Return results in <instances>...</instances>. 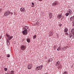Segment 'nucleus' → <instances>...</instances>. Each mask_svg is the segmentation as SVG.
<instances>
[{
    "label": "nucleus",
    "mask_w": 74,
    "mask_h": 74,
    "mask_svg": "<svg viewBox=\"0 0 74 74\" xmlns=\"http://www.w3.org/2000/svg\"><path fill=\"white\" fill-rule=\"evenodd\" d=\"M68 31H69V29L67 28V27H65L64 30V33H66V32H67Z\"/></svg>",
    "instance_id": "obj_6"
},
{
    "label": "nucleus",
    "mask_w": 74,
    "mask_h": 74,
    "mask_svg": "<svg viewBox=\"0 0 74 74\" xmlns=\"http://www.w3.org/2000/svg\"><path fill=\"white\" fill-rule=\"evenodd\" d=\"M6 36H7V37H8V38L10 36H9V35L7 34H6Z\"/></svg>",
    "instance_id": "obj_26"
},
{
    "label": "nucleus",
    "mask_w": 74,
    "mask_h": 74,
    "mask_svg": "<svg viewBox=\"0 0 74 74\" xmlns=\"http://www.w3.org/2000/svg\"><path fill=\"white\" fill-rule=\"evenodd\" d=\"M36 25H38V23H36Z\"/></svg>",
    "instance_id": "obj_43"
},
{
    "label": "nucleus",
    "mask_w": 74,
    "mask_h": 74,
    "mask_svg": "<svg viewBox=\"0 0 74 74\" xmlns=\"http://www.w3.org/2000/svg\"><path fill=\"white\" fill-rule=\"evenodd\" d=\"M2 38V36H0V40H1V38Z\"/></svg>",
    "instance_id": "obj_37"
},
{
    "label": "nucleus",
    "mask_w": 74,
    "mask_h": 74,
    "mask_svg": "<svg viewBox=\"0 0 74 74\" xmlns=\"http://www.w3.org/2000/svg\"><path fill=\"white\" fill-rule=\"evenodd\" d=\"M33 39H35L36 37H37V35H34V36H33Z\"/></svg>",
    "instance_id": "obj_20"
},
{
    "label": "nucleus",
    "mask_w": 74,
    "mask_h": 74,
    "mask_svg": "<svg viewBox=\"0 0 74 74\" xmlns=\"http://www.w3.org/2000/svg\"><path fill=\"white\" fill-rule=\"evenodd\" d=\"M62 49H63L62 48Z\"/></svg>",
    "instance_id": "obj_56"
},
{
    "label": "nucleus",
    "mask_w": 74,
    "mask_h": 74,
    "mask_svg": "<svg viewBox=\"0 0 74 74\" xmlns=\"http://www.w3.org/2000/svg\"><path fill=\"white\" fill-rule=\"evenodd\" d=\"M71 33H72V32H74V29H72L71 31Z\"/></svg>",
    "instance_id": "obj_29"
},
{
    "label": "nucleus",
    "mask_w": 74,
    "mask_h": 74,
    "mask_svg": "<svg viewBox=\"0 0 74 74\" xmlns=\"http://www.w3.org/2000/svg\"><path fill=\"white\" fill-rule=\"evenodd\" d=\"M32 5H34V3H32Z\"/></svg>",
    "instance_id": "obj_36"
},
{
    "label": "nucleus",
    "mask_w": 74,
    "mask_h": 74,
    "mask_svg": "<svg viewBox=\"0 0 74 74\" xmlns=\"http://www.w3.org/2000/svg\"><path fill=\"white\" fill-rule=\"evenodd\" d=\"M73 19L74 20V15L73 16Z\"/></svg>",
    "instance_id": "obj_44"
},
{
    "label": "nucleus",
    "mask_w": 74,
    "mask_h": 74,
    "mask_svg": "<svg viewBox=\"0 0 74 74\" xmlns=\"http://www.w3.org/2000/svg\"><path fill=\"white\" fill-rule=\"evenodd\" d=\"M43 67V65H41L40 66H37L36 68V71H38V70H41Z\"/></svg>",
    "instance_id": "obj_2"
},
{
    "label": "nucleus",
    "mask_w": 74,
    "mask_h": 74,
    "mask_svg": "<svg viewBox=\"0 0 74 74\" xmlns=\"http://www.w3.org/2000/svg\"><path fill=\"white\" fill-rule=\"evenodd\" d=\"M49 16H50V18L51 19V18H52V13H49Z\"/></svg>",
    "instance_id": "obj_11"
},
{
    "label": "nucleus",
    "mask_w": 74,
    "mask_h": 74,
    "mask_svg": "<svg viewBox=\"0 0 74 74\" xmlns=\"http://www.w3.org/2000/svg\"><path fill=\"white\" fill-rule=\"evenodd\" d=\"M53 32H51L50 33V36H52V35H53Z\"/></svg>",
    "instance_id": "obj_19"
},
{
    "label": "nucleus",
    "mask_w": 74,
    "mask_h": 74,
    "mask_svg": "<svg viewBox=\"0 0 74 74\" xmlns=\"http://www.w3.org/2000/svg\"><path fill=\"white\" fill-rule=\"evenodd\" d=\"M62 13H61V14H60L59 15H58V16H62Z\"/></svg>",
    "instance_id": "obj_24"
},
{
    "label": "nucleus",
    "mask_w": 74,
    "mask_h": 74,
    "mask_svg": "<svg viewBox=\"0 0 74 74\" xmlns=\"http://www.w3.org/2000/svg\"><path fill=\"white\" fill-rule=\"evenodd\" d=\"M69 11H72V10H71V9H70V10H69Z\"/></svg>",
    "instance_id": "obj_48"
},
{
    "label": "nucleus",
    "mask_w": 74,
    "mask_h": 74,
    "mask_svg": "<svg viewBox=\"0 0 74 74\" xmlns=\"http://www.w3.org/2000/svg\"><path fill=\"white\" fill-rule=\"evenodd\" d=\"M72 34V38L73 39L74 38V32H72L71 33Z\"/></svg>",
    "instance_id": "obj_17"
},
{
    "label": "nucleus",
    "mask_w": 74,
    "mask_h": 74,
    "mask_svg": "<svg viewBox=\"0 0 74 74\" xmlns=\"http://www.w3.org/2000/svg\"><path fill=\"white\" fill-rule=\"evenodd\" d=\"M27 42H28V43H30L31 41V40L30 39L27 38Z\"/></svg>",
    "instance_id": "obj_10"
},
{
    "label": "nucleus",
    "mask_w": 74,
    "mask_h": 74,
    "mask_svg": "<svg viewBox=\"0 0 74 74\" xmlns=\"http://www.w3.org/2000/svg\"><path fill=\"white\" fill-rule=\"evenodd\" d=\"M23 40H22V41H23Z\"/></svg>",
    "instance_id": "obj_54"
},
{
    "label": "nucleus",
    "mask_w": 74,
    "mask_h": 74,
    "mask_svg": "<svg viewBox=\"0 0 74 74\" xmlns=\"http://www.w3.org/2000/svg\"><path fill=\"white\" fill-rule=\"evenodd\" d=\"M73 19H70V22H72V21H73Z\"/></svg>",
    "instance_id": "obj_35"
},
{
    "label": "nucleus",
    "mask_w": 74,
    "mask_h": 74,
    "mask_svg": "<svg viewBox=\"0 0 74 74\" xmlns=\"http://www.w3.org/2000/svg\"><path fill=\"white\" fill-rule=\"evenodd\" d=\"M63 74H67V71H65L64 73H63Z\"/></svg>",
    "instance_id": "obj_27"
},
{
    "label": "nucleus",
    "mask_w": 74,
    "mask_h": 74,
    "mask_svg": "<svg viewBox=\"0 0 74 74\" xmlns=\"http://www.w3.org/2000/svg\"><path fill=\"white\" fill-rule=\"evenodd\" d=\"M45 59H47V57H45Z\"/></svg>",
    "instance_id": "obj_45"
},
{
    "label": "nucleus",
    "mask_w": 74,
    "mask_h": 74,
    "mask_svg": "<svg viewBox=\"0 0 74 74\" xmlns=\"http://www.w3.org/2000/svg\"><path fill=\"white\" fill-rule=\"evenodd\" d=\"M6 74H9V73H7Z\"/></svg>",
    "instance_id": "obj_51"
},
{
    "label": "nucleus",
    "mask_w": 74,
    "mask_h": 74,
    "mask_svg": "<svg viewBox=\"0 0 74 74\" xmlns=\"http://www.w3.org/2000/svg\"><path fill=\"white\" fill-rule=\"evenodd\" d=\"M60 18H62V16H60Z\"/></svg>",
    "instance_id": "obj_49"
},
{
    "label": "nucleus",
    "mask_w": 74,
    "mask_h": 74,
    "mask_svg": "<svg viewBox=\"0 0 74 74\" xmlns=\"http://www.w3.org/2000/svg\"><path fill=\"white\" fill-rule=\"evenodd\" d=\"M72 23H74V20H72Z\"/></svg>",
    "instance_id": "obj_38"
},
{
    "label": "nucleus",
    "mask_w": 74,
    "mask_h": 74,
    "mask_svg": "<svg viewBox=\"0 0 74 74\" xmlns=\"http://www.w3.org/2000/svg\"><path fill=\"white\" fill-rule=\"evenodd\" d=\"M13 38V36H10V35L9 36L8 38H8L9 40H11L12 38Z\"/></svg>",
    "instance_id": "obj_13"
},
{
    "label": "nucleus",
    "mask_w": 74,
    "mask_h": 74,
    "mask_svg": "<svg viewBox=\"0 0 74 74\" xmlns=\"http://www.w3.org/2000/svg\"><path fill=\"white\" fill-rule=\"evenodd\" d=\"M44 74H48V73H45Z\"/></svg>",
    "instance_id": "obj_47"
},
{
    "label": "nucleus",
    "mask_w": 74,
    "mask_h": 74,
    "mask_svg": "<svg viewBox=\"0 0 74 74\" xmlns=\"http://www.w3.org/2000/svg\"><path fill=\"white\" fill-rule=\"evenodd\" d=\"M28 27H28L27 26H25L24 27H23V29H24V30L22 32V33L23 35H27V31L28 30L27 29H28Z\"/></svg>",
    "instance_id": "obj_1"
},
{
    "label": "nucleus",
    "mask_w": 74,
    "mask_h": 74,
    "mask_svg": "<svg viewBox=\"0 0 74 74\" xmlns=\"http://www.w3.org/2000/svg\"><path fill=\"white\" fill-rule=\"evenodd\" d=\"M59 26L60 27H61V26H62V24L61 23H60L59 24Z\"/></svg>",
    "instance_id": "obj_31"
},
{
    "label": "nucleus",
    "mask_w": 74,
    "mask_h": 74,
    "mask_svg": "<svg viewBox=\"0 0 74 74\" xmlns=\"http://www.w3.org/2000/svg\"><path fill=\"white\" fill-rule=\"evenodd\" d=\"M64 19V16H62V18H61V20H62V19Z\"/></svg>",
    "instance_id": "obj_32"
},
{
    "label": "nucleus",
    "mask_w": 74,
    "mask_h": 74,
    "mask_svg": "<svg viewBox=\"0 0 74 74\" xmlns=\"http://www.w3.org/2000/svg\"><path fill=\"white\" fill-rule=\"evenodd\" d=\"M57 36H58V35Z\"/></svg>",
    "instance_id": "obj_55"
},
{
    "label": "nucleus",
    "mask_w": 74,
    "mask_h": 74,
    "mask_svg": "<svg viewBox=\"0 0 74 74\" xmlns=\"http://www.w3.org/2000/svg\"><path fill=\"white\" fill-rule=\"evenodd\" d=\"M61 49V47H60V46H59L58 48V49H57V51H60V49Z\"/></svg>",
    "instance_id": "obj_16"
},
{
    "label": "nucleus",
    "mask_w": 74,
    "mask_h": 74,
    "mask_svg": "<svg viewBox=\"0 0 74 74\" xmlns=\"http://www.w3.org/2000/svg\"><path fill=\"white\" fill-rule=\"evenodd\" d=\"M7 45L8 46L10 45V42H9V40L8 39L7 40Z\"/></svg>",
    "instance_id": "obj_12"
},
{
    "label": "nucleus",
    "mask_w": 74,
    "mask_h": 74,
    "mask_svg": "<svg viewBox=\"0 0 74 74\" xmlns=\"http://www.w3.org/2000/svg\"><path fill=\"white\" fill-rule=\"evenodd\" d=\"M73 26H74V23H73Z\"/></svg>",
    "instance_id": "obj_46"
},
{
    "label": "nucleus",
    "mask_w": 74,
    "mask_h": 74,
    "mask_svg": "<svg viewBox=\"0 0 74 74\" xmlns=\"http://www.w3.org/2000/svg\"><path fill=\"white\" fill-rule=\"evenodd\" d=\"M56 62V65L57 66H59V64H60V62H59V61H58V62Z\"/></svg>",
    "instance_id": "obj_18"
},
{
    "label": "nucleus",
    "mask_w": 74,
    "mask_h": 74,
    "mask_svg": "<svg viewBox=\"0 0 74 74\" xmlns=\"http://www.w3.org/2000/svg\"><path fill=\"white\" fill-rule=\"evenodd\" d=\"M32 67V66L31 64H29L28 66V69H31Z\"/></svg>",
    "instance_id": "obj_8"
},
{
    "label": "nucleus",
    "mask_w": 74,
    "mask_h": 74,
    "mask_svg": "<svg viewBox=\"0 0 74 74\" xmlns=\"http://www.w3.org/2000/svg\"><path fill=\"white\" fill-rule=\"evenodd\" d=\"M69 36H70V38H71V37H72V36H73L72 35V34L71 33H70L69 35Z\"/></svg>",
    "instance_id": "obj_21"
},
{
    "label": "nucleus",
    "mask_w": 74,
    "mask_h": 74,
    "mask_svg": "<svg viewBox=\"0 0 74 74\" xmlns=\"http://www.w3.org/2000/svg\"><path fill=\"white\" fill-rule=\"evenodd\" d=\"M53 47L54 48H56V47H55V45H54Z\"/></svg>",
    "instance_id": "obj_41"
},
{
    "label": "nucleus",
    "mask_w": 74,
    "mask_h": 74,
    "mask_svg": "<svg viewBox=\"0 0 74 74\" xmlns=\"http://www.w3.org/2000/svg\"><path fill=\"white\" fill-rule=\"evenodd\" d=\"M4 70H5V71H6L7 70H8V69L6 67L4 68Z\"/></svg>",
    "instance_id": "obj_23"
},
{
    "label": "nucleus",
    "mask_w": 74,
    "mask_h": 74,
    "mask_svg": "<svg viewBox=\"0 0 74 74\" xmlns=\"http://www.w3.org/2000/svg\"><path fill=\"white\" fill-rule=\"evenodd\" d=\"M31 6L32 7H34V5H32Z\"/></svg>",
    "instance_id": "obj_42"
},
{
    "label": "nucleus",
    "mask_w": 74,
    "mask_h": 74,
    "mask_svg": "<svg viewBox=\"0 0 74 74\" xmlns=\"http://www.w3.org/2000/svg\"><path fill=\"white\" fill-rule=\"evenodd\" d=\"M65 34H66V36H67L68 35H69V33H68V32H66L65 33Z\"/></svg>",
    "instance_id": "obj_30"
},
{
    "label": "nucleus",
    "mask_w": 74,
    "mask_h": 74,
    "mask_svg": "<svg viewBox=\"0 0 74 74\" xmlns=\"http://www.w3.org/2000/svg\"><path fill=\"white\" fill-rule=\"evenodd\" d=\"M4 74H7V73H5Z\"/></svg>",
    "instance_id": "obj_53"
},
{
    "label": "nucleus",
    "mask_w": 74,
    "mask_h": 74,
    "mask_svg": "<svg viewBox=\"0 0 74 74\" xmlns=\"http://www.w3.org/2000/svg\"><path fill=\"white\" fill-rule=\"evenodd\" d=\"M7 58H10V54H7Z\"/></svg>",
    "instance_id": "obj_25"
},
{
    "label": "nucleus",
    "mask_w": 74,
    "mask_h": 74,
    "mask_svg": "<svg viewBox=\"0 0 74 74\" xmlns=\"http://www.w3.org/2000/svg\"><path fill=\"white\" fill-rule=\"evenodd\" d=\"M51 4L53 6H56V5H58V1H55L53 3H52Z\"/></svg>",
    "instance_id": "obj_5"
},
{
    "label": "nucleus",
    "mask_w": 74,
    "mask_h": 74,
    "mask_svg": "<svg viewBox=\"0 0 74 74\" xmlns=\"http://www.w3.org/2000/svg\"><path fill=\"white\" fill-rule=\"evenodd\" d=\"M42 0H38V1H42Z\"/></svg>",
    "instance_id": "obj_40"
},
{
    "label": "nucleus",
    "mask_w": 74,
    "mask_h": 74,
    "mask_svg": "<svg viewBox=\"0 0 74 74\" xmlns=\"http://www.w3.org/2000/svg\"><path fill=\"white\" fill-rule=\"evenodd\" d=\"M67 13L69 14V15H71V14H72V11H69L67 12Z\"/></svg>",
    "instance_id": "obj_7"
},
{
    "label": "nucleus",
    "mask_w": 74,
    "mask_h": 74,
    "mask_svg": "<svg viewBox=\"0 0 74 74\" xmlns=\"http://www.w3.org/2000/svg\"><path fill=\"white\" fill-rule=\"evenodd\" d=\"M11 15H13V13L12 12L10 13Z\"/></svg>",
    "instance_id": "obj_39"
},
{
    "label": "nucleus",
    "mask_w": 74,
    "mask_h": 74,
    "mask_svg": "<svg viewBox=\"0 0 74 74\" xmlns=\"http://www.w3.org/2000/svg\"><path fill=\"white\" fill-rule=\"evenodd\" d=\"M10 12H8V11H7L5 12V13H4V15H5V16H8V15H10Z\"/></svg>",
    "instance_id": "obj_4"
},
{
    "label": "nucleus",
    "mask_w": 74,
    "mask_h": 74,
    "mask_svg": "<svg viewBox=\"0 0 74 74\" xmlns=\"http://www.w3.org/2000/svg\"><path fill=\"white\" fill-rule=\"evenodd\" d=\"M59 68H60V69H62V66L61 65H60V66H59Z\"/></svg>",
    "instance_id": "obj_33"
},
{
    "label": "nucleus",
    "mask_w": 74,
    "mask_h": 74,
    "mask_svg": "<svg viewBox=\"0 0 74 74\" xmlns=\"http://www.w3.org/2000/svg\"><path fill=\"white\" fill-rule=\"evenodd\" d=\"M60 16H58H58H57V18L58 19H60Z\"/></svg>",
    "instance_id": "obj_28"
},
{
    "label": "nucleus",
    "mask_w": 74,
    "mask_h": 74,
    "mask_svg": "<svg viewBox=\"0 0 74 74\" xmlns=\"http://www.w3.org/2000/svg\"><path fill=\"white\" fill-rule=\"evenodd\" d=\"M73 19V16L71 17L70 18V19Z\"/></svg>",
    "instance_id": "obj_34"
},
{
    "label": "nucleus",
    "mask_w": 74,
    "mask_h": 74,
    "mask_svg": "<svg viewBox=\"0 0 74 74\" xmlns=\"http://www.w3.org/2000/svg\"><path fill=\"white\" fill-rule=\"evenodd\" d=\"M65 16H69V13H68L67 12L65 14Z\"/></svg>",
    "instance_id": "obj_22"
},
{
    "label": "nucleus",
    "mask_w": 74,
    "mask_h": 74,
    "mask_svg": "<svg viewBox=\"0 0 74 74\" xmlns=\"http://www.w3.org/2000/svg\"><path fill=\"white\" fill-rule=\"evenodd\" d=\"M21 49L23 51H24V50H25L26 49V46L25 45H22L21 47Z\"/></svg>",
    "instance_id": "obj_3"
},
{
    "label": "nucleus",
    "mask_w": 74,
    "mask_h": 74,
    "mask_svg": "<svg viewBox=\"0 0 74 74\" xmlns=\"http://www.w3.org/2000/svg\"><path fill=\"white\" fill-rule=\"evenodd\" d=\"M9 74H14V71H12L9 73Z\"/></svg>",
    "instance_id": "obj_14"
},
{
    "label": "nucleus",
    "mask_w": 74,
    "mask_h": 74,
    "mask_svg": "<svg viewBox=\"0 0 74 74\" xmlns=\"http://www.w3.org/2000/svg\"><path fill=\"white\" fill-rule=\"evenodd\" d=\"M25 9L23 8H21L20 9V11L21 12H24L25 11Z\"/></svg>",
    "instance_id": "obj_9"
},
{
    "label": "nucleus",
    "mask_w": 74,
    "mask_h": 74,
    "mask_svg": "<svg viewBox=\"0 0 74 74\" xmlns=\"http://www.w3.org/2000/svg\"><path fill=\"white\" fill-rule=\"evenodd\" d=\"M53 61V59L52 58H50L48 61V62H52Z\"/></svg>",
    "instance_id": "obj_15"
},
{
    "label": "nucleus",
    "mask_w": 74,
    "mask_h": 74,
    "mask_svg": "<svg viewBox=\"0 0 74 74\" xmlns=\"http://www.w3.org/2000/svg\"><path fill=\"white\" fill-rule=\"evenodd\" d=\"M29 30H30L29 29L28 30V32H29Z\"/></svg>",
    "instance_id": "obj_52"
},
{
    "label": "nucleus",
    "mask_w": 74,
    "mask_h": 74,
    "mask_svg": "<svg viewBox=\"0 0 74 74\" xmlns=\"http://www.w3.org/2000/svg\"><path fill=\"white\" fill-rule=\"evenodd\" d=\"M48 63H49V62L48 61Z\"/></svg>",
    "instance_id": "obj_50"
}]
</instances>
